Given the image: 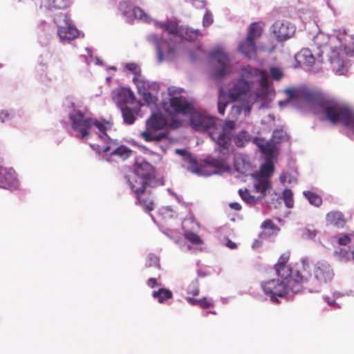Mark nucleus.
<instances>
[{"label":"nucleus","mask_w":354,"mask_h":354,"mask_svg":"<svg viewBox=\"0 0 354 354\" xmlns=\"http://www.w3.org/2000/svg\"><path fill=\"white\" fill-rule=\"evenodd\" d=\"M274 95L267 73L248 66L243 68L240 77L229 84L227 95L222 88L219 89L218 111L224 115L228 103L227 98L229 97L232 101L240 102L232 106L231 118H237L242 115L246 117L254 104H259V109L268 108Z\"/></svg>","instance_id":"1"},{"label":"nucleus","mask_w":354,"mask_h":354,"mask_svg":"<svg viewBox=\"0 0 354 354\" xmlns=\"http://www.w3.org/2000/svg\"><path fill=\"white\" fill-rule=\"evenodd\" d=\"M180 88H168L169 100L162 102V108L169 115L178 114L188 115L191 127L196 131H205L210 138L218 146V150L223 156L229 152L228 147L231 141L232 132L235 127L233 121H222L214 117L196 111L193 104L185 97L176 96L180 93Z\"/></svg>","instance_id":"2"},{"label":"nucleus","mask_w":354,"mask_h":354,"mask_svg":"<svg viewBox=\"0 0 354 354\" xmlns=\"http://www.w3.org/2000/svg\"><path fill=\"white\" fill-rule=\"evenodd\" d=\"M289 100L279 101L282 107L293 100L302 101L313 111L320 115L322 119H327L331 123L345 126L351 133L354 140V111L348 105L322 97L319 94L308 88H288L286 90Z\"/></svg>","instance_id":"3"},{"label":"nucleus","mask_w":354,"mask_h":354,"mask_svg":"<svg viewBox=\"0 0 354 354\" xmlns=\"http://www.w3.org/2000/svg\"><path fill=\"white\" fill-rule=\"evenodd\" d=\"M288 258V254H282L275 265L277 279H270L261 284L263 292L273 303L279 302L278 297H283L289 293L300 292L304 284H307V278L301 273L302 270L292 268L286 264Z\"/></svg>","instance_id":"4"},{"label":"nucleus","mask_w":354,"mask_h":354,"mask_svg":"<svg viewBox=\"0 0 354 354\" xmlns=\"http://www.w3.org/2000/svg\"><path fill=\"white\" fill-rule=\"evenodd\" d=\"M64 104L73 136L80 139L95 137L97 141L100 138H106L104 133L111 130L113 124L111 122L93 118L86 107L71 100H66Z\"/></svg>","instance_id":"5"},{"label":"nucleus","mask_w":354,"mask_h":354,"mask_svg":"<svg viewBox=\"0 0 354 354\" xmlns=\"http://www.w3.org/2000/svg\"><path fill=\"white\" fill-rule=\"evenodd\" d=\"M336 39L339 46H331L328 50V59L333 71L338 75L346 74L350 66L346 56L354 57V35L348 34L346 30H334L328 37L319 32L313 37L314 43L319 46L325 45L328 40Z\"/></svg>","instance_id":"6"},{"label":"nucleus","mask_w":354,"mask_h":354,"mask_svg":"<svg viewBox=\"0 0 354 354\" xmlns=\"http://www.w3.org/2000/svg\"><path fill=\"white\" fill-rule=\"evenodd\" d=\"M155 26L167 31L170 36L169 41L167 39H163L162 37L155 33L149 34L147 37V41L156 46L159 62L165 60L170 61L176 57V48L172 40L175 41L178 39L194 41L198 37H202L201 32L198 29H193L188 26H178L169 21L166 22L155 21Z\"/></svg>","instance_id":"7"},{"label":"nucleus","mask_w":354,"mask_h":354,"mask_svg":"<svg viewBox=\"0 0 354 354\" xmlns=\"http://www.w3.org/2000/svg\"><path fill=\"white\" fill-rule=\"evenodd\" d=\"M125 178L130 189L136 195L137 203L141 205L147 212L153 210L152 200L142 198V194H144L147 186L155 187L157 185L153 166L142 158L137 159L134 171L127 175Z\"/></svg>","instance_id":"8"},{"label":"nucleus","mask_w":354,"mask_h":354,"mask_svg":"<svg viewBox=\"0 0 354 354\" xmlns=\"http://www.w3.org/2000/svg\"><path fill=\"white\" fill-rule=\"evenodd\" d=\"M301 266L302 268L301 273L307 278V284H304L303 289H306L309 292H319L320 285L330 282L334 277L333 269L326 261H319L315 264L314 279L311 278L308 259H301Z\"/></svg>","instance_id":"9"},{"label":"nucleus","mask_w":354,"mask_h":354,"mask_svg":"<svg viewBox=\"0 0 354 354\" xmlns=\"http://www.w3.org/2000/svg\"><path fill=\"white\" fill-rule=\"evenodd\" d=\"M111 133L112 129L106 131L104 135L107 139L100 138L97 143L90 144L91 147L98 155L99 159L109 162L113 157L124 160L131 156L133 151L124 145L118 146L117 140L111 138Z\"/></svg>","instance_id":"10"},{"label":"nucleus","mask_w":354,"mask_h":354,"mask_svg":"<svg viewBox=\"0 0 354 354\" xmlns=\"http://www.w3.org/2000/svg\"><path fill=\"white\" fill-rule=\"evenodd\" d=\"M168 122L162 113H153L146 121V130L140 135L147 142L160 141L167 136V131H165Z\"/></svg>","instance_id":"11"},{"label":"nucleus","mask_w":354,"mask_h":354,"mask_svg":"<svg viewBox=\"0 0 354 354\" xmlns=\"http://www.w3.org/2000/svg\"><path fill=\"white\" fill-rule=\"evenodd\" d=\"M56 35L62 43H69L79 36V30L68 14L60 12L53 17Z\"/></svg>","instance_id":"12"},{"label":"nucleus","mask_w":354,"mask_h":354,"mask_svg":"<svg viewBox=\"0 0 354 354\" xmlns=\"http://www.w3.org/2000/svg\"><path fill=\"white\" fill-rule=\"evenodd\" d=\"M288 140V134L283 128L277 129L273 131L272 139L267 141L263 138L254 137L253 143L257 146L267 160L272 159L277 151V144Z\"/></svg>","instance_id":"13"},{"label":"nucleus","mask_w":354,"mask_h":354,"mask_svg":"<svg viewBox=\"0 0 354 354\" xmlns=\"http://www.w3.org/2000/svg\"><path fill=\"white\" fill-rule=\"evenodd\" d=\"M261 26L257 23H252L248 28L246 39L239 43V50L248 58L253 59L257 58L255 40L261 36Z\"/></svg>","instance_id":"14"},{"label":"nucleus","mask_w":354,"mask_h":354,"mask_svg":"<svg viewBox=\"0 0 354 354\" xmlns=\"http://www.w3.org/2000/svg\"><path fill=\"white\" fill-rule=\"evenodd\" d=\"M139 94L142 97V100L147 105L151 108H155L158 104V97L153 92L158 90V85L155 82H149L146 80L141 75L134 76L133 79Z\"/></svg>","instance_id":"15"},{"label":"nucleus","mask_w":354,"mask_h":354,"mask_svg":"<svg viewBox=\"0 0 354 354\" xmlns=\"http://www.w3.org/2000/svg\"><path fill=\"white\" fill-rule=\"evenodd\" d=\"M209 57L214 64V76L216 78H221L230 73L231 58L223 48H215L211 52Z\"/></svg>","instance_id":"16"},{"label":"nucleus","mask_w":354,"mask_h":354,"mask_svg":"<svg viewBox=\"0 0 354 354\" xmlns=\"http://www.w3.org/2000/svg\"><path fill=\"white\" fill-rule=\"evenodd\" d=\"M324 49L321 50V51L317 53V57H315V55L312 53V51L308 48H303L295 55V60L297 63L300 66H306L308 68H312L313 65H315V72H318L321 67L319 66V64L323 63L324 60L322 58V53L324 52L328 53V47L324 46ZM319 48L320 46H318Z\"/></svg>","instance_id":"17"},{"label":"nucleus","mask_w":354,"mask_h":354,"mask_svg":"<svg viewBox=\"0 0 354 354\" xmlns=\"http://www.w3.org/2000/svg\"><path fill=\"white\" fill-rule=\"evenodd\" d=\"M118 10L129 21L138 20L142 22L149 23L151 19L142 9L133 4L129 0L120 1Z\"/></svg>","instance_id":"18"},{"label":"nucleus","mask_w":354,"mask_h":354,"mask_svg":"<svg viewBox=\"0 0 354 354\" xmlns=\"http://www.w3.org/2000/svg\"><path fill=\"white\" fill-rule=\"evenodd\" d=\"M274 171V166L272 162H267L261 165L260 171L257 174V178L254 183V188L256 192H267L271 188L270 178Z\"/></svg>","instance_id":"19"},{"label":"nucleus","mask_w":354,"mask_h":354,"mask_svg":"<svg viewBox=\"0 0 354 354\" xmlns=\"http://www.w3.org/2000/svg\"><path fill=\"white\" fill-rule=\"evenodd\" d=\"M272 32L279 41L286 40L291 37L295 32V27L286 20H277L270 28Z\"/></svg>","instance_id":"20"},{"label":"nucleus","mask_w":354,"mask_h":354,"mask_svg":"<svg viewBox=\"0 0 354 354\" xmlns=\"http://www.w3.org/2000/svg\"><path fill=\"white\" fill-rule=\"evenodd\" d=\"M19 185V181L14 169L0 166V188L16 189Z\"/></svg>","instance_id":"21"},{"label":"nucleus","mask_w":354,"mask_h":354,"mask_svg":"<svg viewBox=\"0 0 354 354\" xmlns=\"http://www.w3.org/2000/svg\"><path fill=\"white\" fill-rule=\"evenodd\" d=\"M112 99L118 106L131 105L135 102V96L131 90L129 88L120 87L114 89L111 93Z\"/></svg>","instance_id":"22"},{"label":"nucleus","mask_w":354,"mask_h":354,"mask_svg":"<svg viewBox=\"0 0 354 354\" xmlns=\"http://www.w3.org/2000/svg\"><path fill=\"white\" fill-rule=\"evenodd\" d=\"M335 261L342 263H354V248L353 247H338L333 253Z\"/></svg>","instance_id":"23"},{"label":"nucleus","mask_w":354,"mask_h":354,"mask_svg":"<svg viewBox=\"0 0 354 354\" xmlns=\"http://www.w3.org/2000/svg\"><path fill=\"white\" fill-rule=\"evenodd\" d=\"M55 26H53L46 22H41L38 26L37 37L38 41L42 46H46L53 38L55 32Z\"/></svg>","instance_id":"24"},{"label":"nucleus","mask_w":354,"mask_h":354,"mask_svg":"<svg viewBox=\"0 0 354 354\" xmlns=\"http://www.w3.org/2000/svg\"><path fill=\"white\" fill-rule=\"evenodd\" d=\"M176 153L181 156L183 157L184 160L189 163L191 166L188 167V170L191 171L193 174H196L197 175H201V176H209L212 174H205L203 171V169L198 167L196 165V158L189 153H188L185 149H176ZM217 171H214L212 172V174H216Z\"/></svg>","instance_id":"25"},{"label":"nucleus","mask_w":354,"mask_h":354,"mask_svg":"<svg viewBox=\"0 0 354 354\" xmlns=\"http://www.w3.org/2000/svg\"><path fill=\"white\" fill-rule=\"evenodd\" d=\"M234 168L239 173L248 176L252 171V166L247 156L242 154L234 157Z\"/></svg>","instance_id":"26"},{"label":"nucleus","mask_w":354,"mask_h":354,"mask_svg":"<svg viewBox=\"0 0 354 354\" xmlns=\"http://www.w3.org/2000/svg\"><path fill=\"white\" fill-rule=\"evenodd\" d=\"M326 221L327 225H333L337 228H342L346 224L344 214L339 211H331L327 213Z\"/></svg>","instance_id":"27"},{"label":"nucleus","mask_w":354,"mask_h":354,"mask_svg":"<svg viewBox=\"0 0 354 354\" xmlns=\"http://www.w3.org/2000/svg\"><path fill=\"white\" fill-rule=\"evenodd\" d=\"M140 108L138 106L129 107V106H121L120 111L124 120V122L127 124H132L136 120V115H138Z\"/></svg>","instance_id":"28"},{"label":"nucleus","mask_w":354,"mask_h":354,"mask_svg":"<svg viewBox=\"0 0 354 354\" xmlns=\"http://www.w3.org/2000/svg\"><path fill=\"white\" fill-rule=\"evenodd\" d=\"M257 193H259L260 195L258 196H254L250 194L249 191L245 189L244 190L239 189V194L242 198V200L245 202L249 205H255L258 201L261 200L266 194V192H257Z\"/></svg>","instance_id":"29"},{"label":"nucleus","mask_w":354,"mask_h":354,"mask_svg":"<svg viewBox=\"0 0 354 354\" xmlns=\"http://www.w3.org/2000/svg\"><path fill=\"white\" fill-rule=\"evenodd\" d=\"M73 0H42L44 6L48 9L64 10L71 6Z\"/></svg>","instance_id":"30"},{"label":"nucleus","mask_w":354,"mask_h":354,"mask_svg":"<svg viewBox=\"0 0 354 354\" xmlns=\"http://www.w3.org/2000/svg\"><path fill=\"white\" fill-rule=\"evenodd\" d=\"M152 297L157 299L160 304H162L167 300L171 299L173 294L169 290L160 288L158 290L152 292Z\"/></svg>","instance_id":"31"},{"label":"nucleus","mask_w":354,"mask_h":354,"mask_svg":"<svg viewBox=\"0 0 354 354\" xmlns=\"http://www.w3.org/2000/svg\"><path fill=\"white\" fill-rule=\"evenodd\" d=\"M344 294L339 291H334L333 292L332 297H329L327 295L323 296V300L330 307L337 309L340 308L341 306L339 304L336 302V300L340 297H342Z\"/></svg>","instance_id":"32"},{"label":"nucleus","mask_w":354,"mask_h":354,"mask_svg":"<svg viewBox=\"0 0 354 354\" xmlns=\"http://www.w3.org/2000/svg\"><path fill=\"white\" fill-rule=\"evenodd\" d=\"M85 50L87 55H82L80 57L83 59L87 66L90 65L93 61H94L95 65H102V61L99 57H93L91 49L86 48Z\"/></svg>","instance_id":"33"},{"label":"nucleus","mask_w":354,"mask_h":354,"mask_svg":"<svg viewBox=\"0 0 354 354\" xmlns=\"http://www.w3.org/2000/svg\"><path fill=\"white\" fill-rule=\"evenodd\" d=\"M250 139V136L246 131H242L234 137V142L238 147H243Z\"/></svg>","instance_id":"34"},{"label":"nucleus","mask_w":354,"mask_h":354,"mask_svg":"<svg viewBox=\"0 0 354 354\" xmlns=\"http://www.w3.org/2000/svg\"><path fill=\"white\" fill-rule=\"evenodd\" d=\"M303 194L311 205L315 207H319L322 205V199L319 195L310 191H304Z\"/></svg>","instance_id":"35"},{"label":"nucleus","mask_w":354,"mask_h":354,"mask_svg":"<svg viewBox=\"0 0 354 354\" xmlns=\"http://www.w3.org/2000/svg\"><path fill=\"white\" fill-rule=\"evenodd\" d=\"M47 66L46 64H40L36 68L37 75L39 81L44 83H47L52 81V79L48 77L46 71Z\"/></svg>","instance_id":"36"},{"label":"nucleus","mask_w":354,"mask_h":354,"mask_svg":"<svg viewBox=\"0 0 354 354\" xmlns=\"http://www.w3.org/2000/svg\"><path fill=\"white\" fill-rule=\"evenodd\" d=\"M159 214L164 218H174L177 217L176 212L170 206H165L161 207L158 210Z\"/></svg>","instance_id":"37"},{"label":"nucleus","mask_w":354,"mask_h":354,"mask_svg":"<svg viewBox=\"0 0 354 354\" xmlns=\"http://www.w3.org/2000/svg\"><path fill=\"white\" fill-rule=\"evenodd\" d=\"M282 198L285 205L288 208H292L294 206L293 193L290 189H285L282 193Z\"/></svg>","instance_id":"38"},{"label":"nucleus","mask_w":354,"mask_h":354,"mask_svg":"<svg viewBox=\"0 0 354 354\" xmlns=\"http://www.w3.org/2000/svg\"><path fill=\"white\" fill-rule=\"evenodd\" d=\"M184 235L185 239H187L192 244L201 245L203 243V241L200 238V236L191 231H185Z\"/></svg>","instance_id":"39"},{"label":"nucleus","mask_w":354,"mask_h":354,"mask_svg":"<svg viewBox=\"0 0 354 354\" xmlns=\"http://www.w3.org/2000/svg\"><path fill=\"white\" fill-rule=\"evenodd\" d=\"M279 180L283 185H286V183L294 184L296 183L297 178L288 172H283L279 177Z\"/></svg>","instance_id":"40"},{"label":"nucleus","mask_w":354,"mask_h":354,"mask_svg":"<svg viewBox=\"0 0 354 354\" xmlns=\"http://www.w3.org/2000/svg\"><path fill=\"white\" fill-rule=\"evenodd\" d=\"M213 22L214 18L212 12L208 9H206L202 21L203 28H208L213 24Z\"/></svg>","instance_id":"41"},{"label":"nucleus","mask_w":354,"mask_h":354,"mask_svg":"<svg viewBox=\"0 0 354 354\" xmlns=\"http://www.w3.org/2000/svg\"><path fill=\"white\" fill-rule=\"evenodd\" d=\"M187 292L193 296H197L199 293V284L197 279L192 281L187 287Z\"/></svg>","instance_id":"42"},{"label":"nucleus","mask_w":354,"mask_h":354,"mask_svg":"<svg viewBox=\"0 0 354 354\" xmlns=\"http://www.w3.org/2000/svg\"><path fill=\"white\" fill-rule=\"evenodd\" d=\"M209 163L212 166H213L218 169H225L226 167L225 159L223 157H219L218 158H212L209 161Z\"/></svg>","instance_id":"43"},{"label":"nucleus","mask_w":354,"mask_h":354,"mask_svg":"<svg viewBox=\"0 0 354 354\" xmlns=\"http://www.w3.org/2000/svg\"><path fill=\"white\" fill-rule=\"evenodd\" d=\"M14 115V113L11 110L0 109V122L4 123L10 120Z\"/></svg>","instance_id":"44"},{"label":"nucleus","mask_w":354,"mask_h":354,"mask_svg":"<svg viewBox=\"0 0 354 354\" xmlns=\"http://www.w3.org/2000/svg\"><path fill=\"white\" fill-rule=\"evenodd\" d=\"M270 75L274 80L279 81L283 77V73L282 70L276 66H272L270 68Z\"/></svg>","instance_id":"45"},{"label":"nucleus","mask_w":354,"mask_h":354,"mask_svg":"<svg viewBox=\"0 0 354 354\" xmlns=\"http://www.w3.org/2000/svg\"><path fill=\"white\" fill-rule=\"evenodd\" d=\"M146 266L147 267H159V259L157 256L149 254L146 259Z\"/></svg>","instance_id":"46"},{"label":"nucleus","mask_w":354,"mask_h":354,"mask_svg":"<svg viewBox=\"0 0 354 354\" xmlns=\"http://www.w3.org/2000/svg\"><path fill=\"white\" fill-rule=\"evenodd\" d=\"M337 241L340 245L339 247H351L348 245L351 243V239L350 236L347 234L339 235Z\"/></svg>","instance_id":"47"},{"label":"nucleus","mask_w":354,"mask_h":354,"mask_svg":"<svg viewBox=\"0 0 354 354\" xmlns=\"http://www.w3.org/2000/svg\"><path fill=\"white\" fill-rule=\"evenodd\" d=\"M126 69L132 72L134 76L140 75V68L139 66L135 63H128L125 66Z\"/></svg>","instance_id":"48"},{"label":"nucleus","mask_w":354,"mask_h":354,"mask_svg":"<svg viewBox=\"0 0 354 354\" xmlns=\"http://www.w3.org/2000/svg\"><path fill=\"white\" fill-rule=\"evenodd\" d=\"M261 227L265 230H279V228L270 219L265 221L261 224Z\"/></svg>","instance_id":"49"},{"label":"nucleus","mask_w":354,"mask_h":354,"mask_svg":"<svg viewBox=\"0 0 354 354\" xmlns=\"http://www.w3.org/2000/svg\"><path fill=\"white\" fill-rule=\"evenodd\" d=\"M198 306L203 308H207L214 306V304L212 301L207 299L206 297H203L199 299Z\"/></svg>","instance_id":"50"},{"label":"nucleus","mask_w":354,"mask_h":354,"mask_svg":"<svg viewBox=\"0 0 354 354\" xmlns=\"http://www.w3.org/2000/svg\"><path fill=\"white\" fill-rule=\"evenodd\" d=\"M190 2L196 9L204 8L206 5V1L205 0H190Z\"/></svg>","instance_id":"51"},{"label":"nucleus","mask_w":354,"mask_h":354,"mask_svg":"<svg viewBox=\"0 0 354 354\" xmlns=\"http://www.w3.org/2000/svg\"><path fill=\"white\" fill-rule=\"evenodd\" d=\"M167 192L168 194L173 196L174 198H175L176 201L178 203H184L183 201V197L180 196V195H178L177 194H176L175 192H174L171 189L168 188L167 189Z\"/></svg>","instance_id":"52"},{"label":"nucleus","mask_w":354,"mask_h":354,"mask_svg":"<svg viewBox=\"0 0 354 354\" xmlns=\"http://www.w3.org/2000/svg\"><path fill=\"white\" fill-rule=\"evenodd\" d=\"M305 234L310 239H313L317 235V232L314 229L306 228L305 230Z\"/></svg>","instance_id":"53"},{"label":"nucleus","mask_w":354,"mask_h":354,"mask_svg":"<svg viewBox=\"0 0 354 354\" xmlns=\"http://www.w3.org/2000/svg\"><path fill=\"white\" fill-rule=\"evenodd\" d=\"M147 286L150 288H154L156 286L158 285L157 281L155 278H149L147 280Z\"/></svg>","instance_id":"54"},{"label":"nucleus","mask_w":354,"mask_h":354,"mask_svg":"<svg viewBox=\"0 0 354 354\" xmlns=\"http://www.w3.org/2000/svg\"><path fill=\"white\" fill-rule=\"evenodd\" d=\"M187 301L191 305L196 306L199 305V299H194L193 297H187Z\"/></svg>","instance_id":"55"},{"label":"nucleus","mask_w":354,"mask_h":354,"mask_svg":"<svg viewBox=\"0 0 354 354\" xmlns=\"http://www.w3.org/2000/svg\"><path fill=\"white\" fill-rule=\"evenodd\" d=\"M225 245L230 249H235L236 248V244L228 239H226Z\"/></svg>","instance_id":"56"},{"label":"nucleus","mask_w":354,"mask_h":354,"mask_svg":"<svg viewBox=\"0 0 354 354\" xmlns=\"http://www.w3.org/2000/svg\"><path fill=\"white\" fill-rule=\"evenodd\" d=\"M229 206L230 207V208L237 211L241 210V204L236 202L230 203Z\"/></svg>","instance_id":"57"},{"label":"nucleus","mask_w":354,"mask_h":354,"mask_svg":"<svg viewBox=\"0 0 354 354\" xmlns=\"http://www.w3.org/2000/svg\"><path fill=\"white\" fill-rule=\"evenodd\" d=\"M202 53V50L201 48L197 49V55L194 56L192 53L190 54V57L192 61H195L198 57L201 56V54Z\"/></svg>","instance_id":"58"},{"label":"nucleus","mask_w":354,"mask_h":354,"mask_svg":"<svg viewBox=\"0 0 354 354\" xmlns=\"http://www.w3.org/2000/svg\"><path fill=\"white\" fill-rule=\"evenodd\" d=\"M260 245V242L256 240L252 244V248H258Z\"/></svg>","instance_id":"59"},{"label":"nucleus","mask_w":354,"mask_h":354,"mask_svg":"<svg viewBox=\"0 0 354 354\" xmlns=\"http://www.w3.org/2000/svg\"><path fill=\"white\" fill-rule=\"evenodd\" d=\"M181 249L183 251H187L191 249V246L190 245H185V246L182 247Z\"/></svg>","instance_id":"60"},{"label":"nucleus","mask_w":354,"mask_h":354,"mask_svg":"<svg viewBox=\"0 0 354 354\" xmlns=\"http://www.w3.org/2000/svg\"><path fill=\"white\" fill-rule=\"evenodd\" d=\"M192 218H187V219H185L183 222V225H185V223L189 221V220H191Z\"/></svg>","instance_id":"61"},{"label":"nucleus","mask_w":354,"mask_h":354,"mask_svg":"<svg viewBox=\"0 0 354 354\" xmlns=\"http://www.w3.org/2000/svg\"><path fill=\"white\" fill-rule=\"evenodd\" d=\"M207 313H212V314H214V315L216 314V311H209V312H207Z\"/></svg>","instance_id":"62"},{"label":"nucleus","mask_w":354,"mask_h":354,"mask_svg":"<svg viewBox=\"0 0 354 354\" xmlns=\"http://www.w3.org/2000/svg\"><path fill=\"white\" fill-rule=\"evenodd\" d=\"M110 69H112V70L115 71V69H116V68H115V66H111V67L110 68Z\"/></svg>","instance_id":"63"},{"label":"nucleus","mask_w":354,"mask_h":354,"mask_svg":"<svg viewBox=\"0 0 354 354\" xmlns=\"http://www.w3.org/2000/svg\"><path fill=\"white\" fill-rule=\"evenodd\" d=\"M110 79H111V77H106V81H107V82H109V81H110Z\"/></svg>","instance_id":"64"}]
</instances>
